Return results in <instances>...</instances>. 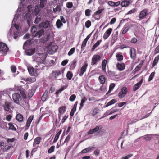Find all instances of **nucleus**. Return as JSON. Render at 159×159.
<instances>
[{
    "mask_svg": "<svg viewBox=\"0 0 159 159\" xmlns=\"http://www.w3.org/2000/svg\"><path fill=\"white\" fill-rule=\"evenodd\" d=\"M88 66V64L87 63L85 62L84 64L79 71V74L80 76H82L84 73L86 72Z\"/></svg>",
    "mask_w": 159,
    "mask_h": 159,
    "instance_id": "obj_5",
    "label": "nucleus"
},
{
    "mask_svg": "<svg viewBox=\"0 0 159 159\" xmlns=\"http://www.w3.org/2000/svg\"><path fill=\"white\" fill-rule=\"evenodd\" d=\"M98 110L97 109H95L93 111L92 115L93 116H94L98 113Z\"/></svg>",
    "mask_w": 159,
    "mask_h": 159,
    "instance_id": "obj_60",
    "label": "nucleus"
},
{
    "mask_svg": "<svg viewBox=\"0 0 159 159\" xmlns=\"http://www.w3.org/2000/svg\"><path fill=\"white\" fill-rule=\"evenodd\" d=\"M36 67H38L37 70H40L43 69V67H44V66H43V63L39 64H38L37 65H36L35 66Z\"/></svg>",
    "mask_w": 159,
    "mask_h": 159,
    "instance_id": "obj_42",
    "label": "nucleus"
},
{
    "mask_svg": "<svg viewBox=\"0 0 159 159\" xmlns=\"http://www.w3.org/2000/svg\"><path fill=\"white\" fill-rule=\"evenodd\" d=\"M116 57L117 58V60L119 61L122 60L123 58V55L119 54H117Z\"/></svg>",
    "mask_w": 159,
    "mask_h": 159,
    "instance_id": "obj_45",
    "label": "nucleus"
},
{
    "mask_svg": "<svg viewBox=\"0 0 159 159\" xmlns=\"http://www.w3.org/2000/svg\"><path fill=\"white\" fill-rule=\"evenodd\" d=\"M55 146H52L48 150V152L49 153H51L53 152L55 149Z\"/></svg>",
    "mask_w": 159,
    "mask_h": 159,
    "instance_id": "obj_51",
    "label": "nucleus"
},
{
    "mask_svg": "<svg viewBox=\"0 0 159 159\" xmlns=\"http://www.w3.org/2000/svg\"><path fill=\"white\" fill-rule=\"evenodd\" d=\"M143 61H142V62L140 63L135 68L134 70L135 72H137L139 70H140L143 64Z\"/></svg>",
    "mask_w": 159,
    "mask_h": 159,
    "instance_id": "obj_39",
    "label": "nucleus"
},
{
    "mask_svg": "<svg viewBox=\"0 0 159 159\" xmlns=\"http://www.w3.org/2000/svg\"><path fill=\"white\" fill-rule=\"evenodd\" d=\"M94 148V145L93 146H90L84 149H83L80 152L81 153H85L90 151L91 150Z\"/></svg>",
    "mask_w": 159,
    "mask_h": 159,
    "instance_id": "obj_21",
    "label": "nucleus"
},
{
    "mask_svg": "<svg viewBox=\"0 0 159 159\" xmlns=\"http://www.w3.org/2000/svg\"><path fill=\"white\" fill-rule=\"evenodd\" d=\"M91 10L89 9H87L85 11V15L87 16H89L91 15Z\"/></svg>",
    "mask_w": 159,
    "mask_h": 159,
    "instance_id": "obj_48",
    "label": "nucleus"
},
{
    "mask_svg": "<svg viewBox=\"0 0 159 159\" xmlns=\"http://www.w3.org/2000/svg\"><path fill=\"white\" fill-rule=\"evenodd\" d=\"M56 25L57 28H60L63 25V24L59 19H58L56 22Z\"/></svg>",
    "mask_w": 159,
    "mask_h": 159,
    "instance_id": "obj_37",
    "label": "nucleus"
},
{
    "mask_svg": "<svg viewBox=\"0 0 159 159\" xmlns=\"http://www.w3.org/2000/svg\"><path fill=\"white\" fill-rule=\"evenodd\" d=\"M68 115H65V116H64L62 119V120L61 121V123H62V124H63L65 122L66 120L68 118Z\"/></svg>",
    "mask_w": 159,
    "mask_h": 159,
    "instance_id": "obj_62",
    "label": "nucleus"
},
{
    "mask_svg": "<svg viewBox=\"0 0 159 159\" xmlns=\"http://www.w3.org/2000/svg\"><path fill=\"white\" fill-rule=\"evenodd\" d=\"M18 90L19 92H20V93L23 98L24 99H26V96L25 93L24 89L21 88H19L18 89Z\"/></svg>",
    "mask_w": 159,
    "mask_h": 159,
    "instance_id": "obj_26",
    "label": "nucleus"
},
{
    "mask_svg": "<svg viewBox=\"0 0 159 159\" xmlns=\"http://www.w3.org/2000/svg\"><path fill=\"white\" fill-rule=\"evenodd\" d=\"M128 92V89L126 87H123L121 89V91L119 92L118 96L119 98L124 97Z\"/></svg>",
    "mask_w": 159,
    "mask_h": 159,
    "instance_id": "obj_4",
    "label": "nucleus"
},
{
    "mask_svg": "<svg viewBox=\"0 0 159 159\" xmlns=\"http://www.w3.org/2000/svg\"><path fill=\"white\" fill-rule=\"evenodd\" d=\"M34 117L33 115H31L28 118L26 125L27 128H28L30 126V124L33 119Z\"/></svg>",
    "mask_w": 159,
    "mask_h": 159,
    "instance_id": "obj_22",
    "label": "nucleus"
},
{
    "mask_svg": "<svg viewBox=\"0 0 159 159\" xmlns=\"http://www.w3.org/2000/svg\"><path fill=\"white\" fill-rule=\"evenodd\" d=\"M22 80L25 81L26 82H33L35 81L36 80L34 78H22L21 79Z\"/></svg>",
    "mask_w": 159,
    "mask_h": 159,
    "instance_id": "obj_28",
    "label": "nucleus"
},
{
    "mask_svg": "<svg viewBox=\"0 0 159 159\" xmlns=\"http://www.w3.org/2000/svg\"><path fill=\"white\" fill-rule=\"evenodd\" d=\"M102 57L99 55L95 54L93 56L92 59L91 64L93 65L99 61L101 59Z\"/></svg>",
    "mask_w": 159,
    "mask_h": 159,
    "instance_id": "obj_3",
    "label": "nucleus"
},
{
    "mask_svg": "<svg viewBox=\"0 0 159 159\" xmlns=\"http://www.w3.org/2000/svg\"><path fill=\"white\" fill-rule=\"evenodd\" d=\"M71 137V134H69L66 136V138L64 142L61 145V146L63 145V144L66 143V145H67V143L70 140Z\"/></svg>",
    "mask_w": 159,
    "mask_h": 159,
    "instance_id": "obj_30",
    "label": "nucleus"
},
{
    "mask_svg": "<svg viewBox=\"0 0 159 159\" xmlns=\"http://www.w3.org/2000/svg\"><path fill=\"white\" fill-rule=\"evenodd\" d=\"M42 139L40 137H38L34 139V141L33 143V146L35 147L37 144H39Z\"/></svg>",
    "mask_w": 159,
    "mask_h": 159,
    "instance_id": "obj_19",
    "label": "nucleus"
},
{
    "mask_svg": "<svg viewBox=\"0 0 159 159\" xmlns=\"http://www.w3.org/2000/svg\"><path fill=\"white\" fill-rule=\"evenodd\" d=\"M143 81V78L141 79L140 80L135 84L133 87V90L134 91L138 89L142 84Z\"/></svg>",
    "mask_w": 159,
    "mask_h": 159,
    "instance_id": "obj_16",
    "label": "nucleus"
},
{
    "mask_svg": "<svg viewBox=\"0 0 159 159\" xmlns=\"http://www.w3.org/2000/svg\"><path fill=\"white\" fill-rule=\"evenodd\" d=\"M154 54L159 53V43L158 45L155 48L154 51Z\"/></svg>",
    "mask_w": 159,
    "mask_h": 159,
    "instance_id": "obj_61",
    "label": "nucleus"
},
{
    "mask_svg": "<svg viewBox=\"0 0 159 159\" xmlns=\"http://www.w3.org/2000/svg\"><path fill=\"white\" fill-rule=\"evenodd\" d=\"M39 25L40 27L47 29L50 27V24L49 21L46 20L45 21L39 24Z\"/></svg>",
    "mask_w": 159,
    "mask_h": 159,
    "instance_id": "obj_11",
    "label": "nucleus"
},
{
    "mask_svg": "<svg viewBox=\"0 0 159 159\" xmlns=\"http://www.w3.org/2000/svg\"><path fill=\"white\" fill-rule=\"evenodd\" d=\"M44 33V30L43 29H42L37 32L35 34H33V35L34 37H38V38H39L43 35Z\"/></svg>",
    "mask_w": 159,
    "mask_h": 159,
    "instance_id": "obj_13",
    "label": "nucleus"
},
{
    "mask_svg": "<svg viewBox=\"0 0 159 159\" xmlns=\"http://www.w3.org/2000/svg\"><path fill=\"white\" fill-rule=\"evenodd\" d=\"M116 73L114 71H112L108 70H107V73L106 74L108 76L110 77L114 76L116 75Z\"/></svg>",
    "mask_w": 159,
    "mask_h": 159,
    "instance_id": "obj_36",
    "label": "nucleus"
},
{
    "mask_svg": "<svg viewBox=\"0 0 159 159\" xmlns=\"http://www.w3.org/2000/svg\"><path fill=\"white\" fill-rule=\"evenodd\" d=\"M11 103L6 102L5 104L3 105L4 109L7 111H8L10 110V107Z\"/></svg>",
    "mask_w": 159,
    "mask_h": 159,
    "instance_id": "obj_24",
    "label": "nucleus"
},
{
    "mask_svg": "<svg viewBox=\"0 0 159 159\" xmlns=\"http://www.w3.org/2000/svg\"><path fill=\"white\" fill-rule=\"evenodd\" d=\"M155 75V72H152L150 75L148 79V81H150L152 80L154 78Z\"/></svg>",
    "mask_w": 159,
    "mask_h": 159,
    "instance_id": "obj_49",
    "label": "nucleus"
},
{
    "mask_svg": "<svg viewBox=\"0 0 159 159\" xmlns=\"http://www.w3.org/2000/svg\"><path fill=\"white\" fill-rule=\"evenodd\" d=\"M76 98V96L75 94H72L69 97V100L71 102H73L75 100Z\"/></svg>",
    "mask_w": 159,
    "mask_h": 159,
    "instance_id": "obj_47",
    "label": "nucleus"
},
{
    "mask_svg": "<svg viewBox=\"0 0 159 159\" xmlns=\"http://www.w3.org/2000/svg\"><path fill=\"white\" fill-rule=\"evenodd\" d=\"M8 125H9V128L10 129L13 131L16 130V129L14 127L12 123H8Z\"/></svg>",
    "mask_w": 159,
    "mask_h": 159,
    "instance_id": "obj_38",
    "label": "nucleus"
},
{
    "mask_svg": "<svg viewBox=\"0 0 159 159\" xmlns=\"http://www.w3.org/2000/svg\"><path fill=\"white\" fill-rule=\"evenodd\" d=\"M136 51L135 49L133 48H130L129 51L130 57L133 60L135 59L136 56Z\"/></svg>",
    "mask_w": 159,
    "mask_h": 159,
    "instance_id": "obj_9",
    "label": "nucleus"
},
{
    "mask_svg": "<svg viewBox=\"0 0 159 159\" xmlns=\"http://www.w3.org/2000/svg\"><path fill=\"white\" fill-rule=\"evenodd\" d=\"M25 52L26 54L27 55L31 56L34 54L35 52V49L34 48H30L28 49L25 48L24 49Z\"/></svg>",
    "mask_w": 159,
    "mask_h": 159,
    "instance_id": "obj_10",
    "label": "nucleus"
},
{
    "mask_svg": "<svg viewBox=\"0 0 159 159\" xmlns=\"http://www.w3.org/2000/svg\"><path fill=\"white\" fill-rule=\"evenodd\" d=\"M47 0H40V7L43 8L44 7V5L46 3Z\"/></svg>",
    "mask_w": 159,
    "mask_h": 159,
    "instance_id": "obj_44",
    "label": "nucleus"
},
{
    "mask_svg": "<svg viewBox=\"0 0 159 159\" xmlns=\"http://www.w3.org/2000/svg\"><path fill=\"white\" fill-rule=\"evenodd\" d=\"M62 130L61 129L58 132H57V134H56V135L55 137V138H54V140L53 141V143H55L57 140L59 138L60 134L62 132Z\"/></svg>",
    "mask_w": 159,
    "mask_h": 159,
    "instance_id": "obj_33",
    "label": "nucleus"
},
{
    "mask_svg": "<svg viewBox=\"0 0 159 159\" xmlns=\"http://www.w3.org/2000/svg\"><path fill=\"white\" fill-rule=\"evenodd\" d=\"M61 71L60 70H57L56 71H53L52 73V75L53 77L55 79H57L61 75Z\"/></svg>",
    "mask_w": 159,
    "mask_h": 159,
    "instance_id": "obj_20",
    "label": "nucleus"
},
{
    "mask_svg": "<svg viewBox=\"0 0 159 159\" xmlns=\"http://www.w3.org/2000/svg\"><path fill=\"white\" fill-rule=\"evenodd\" d=\"M117 102L116 100L115 99H113L109 102H108L106 105V107L110 106L113 104Z\"/></svg>",
    "mask_w": 159,
    "mask_h": 159,
    "instance_id": "obj_41",
    "label": "nucleus"
},
{
    "mask_svg": "<svg viewBox=\"0 0 159 159\" xmlns=\"http://www.w3.org/2000/svg\"><path fill=\"white\" fill-rule=\"evenodd\" d=\"M48 92L47 91H46L44 92V93L43 94V96L41 97L42 100L43 102H44L45 101H46L48 98Z\"/></svg>",
    "mask_w": 159,
    "mask_h": 159,
    "instance_id": "obj_27",
    "label": "nucleus"
},
{
    "mask_svg": "<svg viewBox=\"0 0 159 159\" xmlns=\"http://www.w3.org/2000/svg\"><path fill=\"white\" fill-rule=\"evenodd\" d=\"M49 39V36L46 35L44 38L42 39L43 43H45L48 41Z\"/></svg>",
    "mask_w": 159,
    "mask_h": 159,
    "instance_id": "obj_52",
    "label": "nucleus"
},
{
    "mask_svg": "<svg viewBox=\"0 0 159 159\" xmlns=\"http://www.w3.org/2000/svg\"><path fill=\"white\" fill-rule=\"evenodd\" d=\"M16 119L19 122H21L23 120V117L22 115L19 113L17 115Z\"/></svg>",
    "mask_w": 159,
    "mask_h": 159,
    "instance_id": "obj_32",
    "label": "nucleus"
},
{
    "mask_svg": "<svg viewBox=\"0 0 159 159\" xmlns=\"http://www.w3.org/2000/svg\"><path fill=\"white\" fill-rule=\"evenodd\" d=\"M12 98L14 102L21 106L25 103L24 100L22 99L20 95L17 93H14L12 95Z\"/></svg>",
    "mask_w": 159,
    "mask_h": 159,
    "instance_id": "obj_1",
    "label": "nucleus"
},
{
    "mask_svg": "<svg viewBox=\"0 0 159 159\" xmlns=\"http://www.w3.org/2000/svg\"><path fill=\"white\" fill-rule=\"evenodd\" d=\"M91 25V23L90 21L88 20L85 23V26L87 28H89Z\"/></svg>",
    "mask_w": 159,
    "mask_h": 159,
    "instance_id": "obj_53",
    "label": "nucleus"
},
{
    "mask_svg": "<svg viewBox=\"0 0 159 159\" xmlns=\"http://www.w3.org/2000/svg\"><path fill=\"white\" fill-rule=\"evenodd\" d=\"M8 50L9 48L6 44L0 42V52L2 54V55H6Z\"/></svg>",
    "mask_w": 159,
    "mask_h": 159,
    "instance_id": "obj_2",
    "label": "nucleus"
},
{
    "mask_svg": "<svg viewBox=\"0 0 159 159\" xmlns=\"http://www.w3.org/2000/svg\"><path fill=\"white\" fill-rule=\"evenodd\" d=\"M112 31L111 28H108L105 32L103 36V38L104 39H106L110 35Z\"/></svg>",
    "mask_w": 159,
    "mask_h": 159,
    "instance_id": "obj_12",
    "label": "nucleus"
},
{
    "mask_svg": "<svg viewBox=\"0 0 159 159\" xmlns=\"http://www.w3.org/2000/svg\"><path fill=\"white\" fill-rule=\"evenodd\" d=\"M75 48H71L70 51L68 52V55L69 56H70L72 55L75 52Z\"/></svg>",
    "mask_w": 159,
    "mask_h": 159,
    "instance_id": "obj_50",
    "label": "nucleus"
},
{
    "mask_svg": "<svg viewBox=\"0 0 159 159\" xmlns=\"http://www.w3.org/2000/svg\"><path fill=\"white\" fill-rule=\"evenodd\" d=\"M35 91L33 89H30L28 93V97L29 99L31 98L33 96Z\"/></svg>",
    "mask_w": 159,
    "mask_h": 159,
    "instance_id": "obj_25",
    "label": "nucleus"
},
{
    "mask_svg": "<svg viewBox=\"0 0 159 159\" xmlns=\"http://www.w3.org/2000/svg\"><path fill=\"white\" fill-rule=\"evenodd\" d=\"M159 60V56H157L156 57L153 61L152 65V67H154L155 66H156L158 62V61Z\"/></svg>",
    "mask_w": 159,
    "mask_h": 159,
    "instance_id": "obj_31",
    "label": "nucleus"
},
{
    "mask_svg": "<svg viewBox=\"0 0 159 159\" xmlns=\"http://www.w3.org/2000/svg\"><path fill=\"white\" fill-rule=\"evenodd\" d=\"M132 2V1L125 0L122 1L120 3L121 6L123 7H127Z\"/></svg>",
    "mask_w": 159,
    "mask_h": 159,
    "instance_id": "obj_17",
    "label": "nucleus"
},
{
    "mask_svg": "<svg viewBox=\"0 0 159 159\" xmlns=\"http://www.w3.org/2000/svg\"><path fill=\"white\" fill-rule=\"evenodd\" d=\"M66 107L65 106H61L58 109V116L59 120H60L62 115L65 113L66 111Z\"/></svg>",
    "mask_w": 159,
    "mask_h": 159,
    "instance_id": "obj_7",
    "label": "nucleus"
},
{
    "mask_svg": "<svg viewBox=\"0 0 159 159\" xmlns=\"http://www.w3.org/2000/svg\"><path fill=\"white\" fill-rule=\"evenodd\" d=\"M129 28L128 27H126L124 28L123 29V30L122 31V34H125L126 32L128 30Z\"/></svg>",
    "mask_w": 159,
    "mask_h": 159,
    "instance_id": "obj_63",
    "label": "nucleus"
},
{
    "mask_svg": "<svg viewBox=\"0 0 159 159\" xmlns=\"http://www.w3.org/2000/svg\"><path fill=\"white\" fill-rule=\"evenodd\" d=\"M99 129V128L98 126H96L93 129H90L87 132L88 134H91L93 133L97 132L100 135H102V134H101V131H99L98 132Z\"/></svg>",
    "mask_w": 159,
    "mask_h": 159,
    "instance_id": "obj_8",
    "label": "nucleus"
},
{
    "mask_svg": "<svg viewBox=\"0 0 159 159\" xmlns=\"http://www.w3.org/2000/svg\"><path fill=\"white\" fill-rule=\"evenodd\" d=\"M133 155V154H129L127 156H125L122 158L121 159H128L130 158Z\"/></svg>",
    "mask_w": 159,
    "mask_h": 159,
    "instance_id": "obj_64",
    "label": "nucleus"
},
{
    "mask_svg": "<svg viewBox=\"0 0 159 159\" xmlns=\"http://www.w3.org/2000/svg\"><path fill=\"white\" fill-rule=\"evenodd\" d=\"M100 83L102 84H103L105 82L106 79L103 75L100 76L99 77Z\"/></svg>",
    "mask_w": 159,
    "mask_h": 159,
    "instance_id": "obj_29",
    "label": "nucleus"
},
{
    "mask_svg": "<svg viewBox=\"0 0 159 159\" xmlns=\"http://www.w3.org/2000/svg\"><path fill=\"white\" fill-rule=\"evenodd\" d=\"M147 11H148L146 9L142 10L138 16V17L139 18L138 20H140L145 18L147 16Z\"/></svg>",
    "mask_w": 159,
    "mask_h": 159,
    "instance_id": "obj_6",
    "label": "nucleus"
},
{
    "mask_svg": "<svg viewBox=\"0 0 159 159\" xmlns=\"http://www.w3.org/2000/svg\"><path fill=\"white\" fill-rule=\"evenodd\" d=\"M117 111H118V110H117V109L112 110L110 112V111L109 110L107 112V115H111V114H113V113Z\"/></svg>",
    "mask_w": 159,
    "mask_h": 159,
    "instance_id": "obj_54",
    "label": "nucleus"
},
{
    "mask_svg": "<svg viewBox=\"0 0 159 159\" xmlns=\"http://www.w3.org/2000/svg\"><path fill=\"white\" fill-rule=\"evenodd\" d=\"M115 86V84L114 83H111L109 86V90L108 92L106 93V94L107 95L108 94L110 93L113 90Z\"/></svg>",
    "mask_w": 159,
    "mask_h": 159,
    "instance_id": "obj_34",
    "label": "nucleus"
},
{
    "mask_svg": "<svg viewBox=\"0 0 159 159\" xmlns=\"http://www.w3.org/2000/svg\"><path fill=\"white\" fill-rule=\"evenodd\" d=\"M102 42V40H98L96 43L93 45V46L91 50L93 51L94 50V49L98 47L100 44L101 42Z\"/></svg>",
    "mask_w": 159,
    "mask_h": 159,
    "instance_id": "obj_35",
    "label": "nucleus"
},
{
    "mask_svg": "<svg viewBox=\"0 0 159 159\" xmlns=\"http://www.w3.org/2000/svg\"><path fill=\"white\" fill-rule=\"evenodd\" d=\"M73 76V74L71 71H69L66 74V77L69 80H70Z\"/></svg>",
    "mask_w": 159,
    "mask_h": 159,
    "instance_id": "obj_40",
    "label": "nucleus"
},
{
    "mask_svg": "<svg viewBox=\"0 0 159 159\" xmlns=\"http://www.w3.org/2000/svg\"><path fill=\"white\" fill-rule=\"evenodd\" d=\"M73 6V3L71 2H67L66 3V7L68 8H71Z\"/></svg>",
    "mask_w": 159,
    "mask_h": 159,
    "instance_id": "obj_57",
    "label": "nucleus"
},
{
    "mask_svg": "<svg viewBox=\"0 0 159 159\" xmlns=\"http://www.w3.org/2000/svg\"><path fill=\"white\" fill-rule=\"evenodd\" d=\"M66 88L64 86H62L58 90L56 91L55 94L58 95L59 93H61L62 91L64 90Z\"/></svg>",
    "mask_w": 159,
    "mask_h": 159,
    "instance_id": "obj_46",
    "label": "nucleus"
},
{
    "mask_svg": "<svg viewBox=\"0 0 159 159\" xmlns=\"http://www.w3.org/2000/svg\"><path fill=\"white\" fill-rule=\"evenodd\" d=\"M107 62V61L106 60L104 59L102 61V71L106 74H107L106 68Z\"/></svg>",
    "mask_w": 159,
    "mask_h": 159,
    "instance_id": "obj_18",
    "label": "nucleus"
},
{
    "mask_svg": "<svg viewBox=\"0 0 159 159\" xmlns=\"http://www.w3.org/2000/svg\"><path fill=\"white\" fill-rule=\"evenodd\" d=\"M31 41L30 40H27L24 43L23 46V49H25L27 48V47L30 44Z\"/></svg>",
    "mask_w": 159,
    "mask_h": 159,
    "instance_id": "obj_43",
    "label": "nucleus"
},
{
    "mask_svg": "<svg viewBox=\"0 0 159 159\" xmlns=\"http://www.w3.org/2000/svg\"><path fill=\"white\" fill-rule=\"evenodd\" d=\"M58 47L57 45H53L48 49V52L50 54H52L56 52L57 49Z\"/></svg>",
    "mask_w": 159,
    "mask_h": 159,
    "instance_id": "obj_14",
    "label": "nucleus"
},
{
    "mask_svg": "<svg viewBox=\"0 0 159 159\" xmlns=\"http://www.w3.org/2000/svg\"><path fill=\"white\" fill-rule=\"evenodd\" d=\"M87 42V41H86L85 39L83 41L82 43L81 46V48L82 49L84 48L85 47Z\"/></svg>",
    "mask_w": 159,
    "mask_h": 159,
    "instance_id": "obj_59",
    "label": "nucleus"
},
{
    "mask_svg": "<svg viewBox=\"0 0 159 159\" xmlns=\"http://www.w3.org/2000/svg\"><path fill=\"white\" fill-rule=\"evenodd\" d=\"M116 66L119 71H122L125 69V65L123 63H118L116 64Z\"/></svg>",
    "mask_w": 159,
    "mask_h": 159,
    "instance_id": "obj_15",
    "label": "nucleus"
},
{
    "mask_svg": "<svg viewBox=\"0 0 159 159\" xmlns=\"http://www.w3.org/2000/svg\"><path fill=\"white\" fill-rule=\"evenodd\" d=\"M76 109H73V108L71 109L70 112V116L71 118L74 116V114L76 111Z\"/></svg>",
    "mask_w": 159,
    "mask_h": 159,
    "instance_id": "obj_56",
    "label": "nucleus"
},
{
    "mask_svg": "<svg viewBox=\"0 0 159 159\" xmlns=\"http://www.w3.org/2000/svg\"><path fill=\"white\" fill-rule=\"evenodd\" d=\"M104 10V9H99L97 11L94 13V15H99L102 13L103 11Z\"/></svg>",
    "mask_w": 159,
    "mask_h": 159,
    "instance_id": "obj_58",
    "label": "nucleus"
},
{
    "mask_svg": "<svg viewBox=\"0 0 159 159\" xmlns=\"http://www.w3.org/2000/svg\"><path fill=\"white\" fill-rule=\"evenodd\" d=\"M28 70L29 74L31 76H35L37 75L36 72H35L34 70L32 67H29L28 68Z\"/></svg>",
    "mask_w": 159,
    "mask_h": 159,
    "instance_id": "obj_23",
    "label": "nucleus"
},
{
    "mask_svg": "<svg viewBox=\"0 0 159 159\" xmlns=\"http://www.w3.org/2000/svg\"><path fill=\"white\" fill-rule=\"evenodd\" d=\"M136 8H133L129 11H128L126 14H131L132 13H134L136 11Z\"/></svg>",
    "mask_w": 159,
    "mask_h": 159,
    "instance_id": "obj_55",
    "label": "nucleus"
}]
</instances>
